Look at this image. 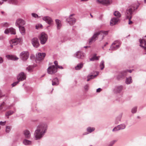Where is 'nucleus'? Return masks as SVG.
<instances>
[{
    "label": "nucleus",
    "instance_id": "f8f14e48",
    "mask_svg": "<svg viewBox=\"0 0 146 146\" xmlns=\"http://www.w3.org/2000/svg\"><path fill=\"white\" fill-rule=\"evenodd\" d=\"M26 75L23 72L19 73L17 76L18 80L20 81L24 80L26 78Z\"/></svg>",
    "mask_w": 146,
    "mask_h": 146
},
{
    "label": "nucleus",
    "instance_id": "393cba45",
    "mask_svg": "<svg viewBox=\"0 0 146 146\" xmlns=\"http://www.w3.org/2000/svg\"><path fill=\"white\" fill-rule=\"evenodd\" d=\"M83 66V64L80 63L77 64L76 66L75 67V69L76 70H79L82 68Z\"/></svg>",
    "mask_w": 146,
    "mask_h": 146
},
{
    "label": "nucleus",
    "instance_id": "72a5a7b5",
    "mask_svg": "<svg viewBox=\"0 0 146 146\" xmlns=\"http://www.w3.org/2000/svg\"><path fill=\"white\" fill-rule=\"evenodd\" d=\"M14 112L13 111H9L6 113L5 114V116H8L7 118H8L9 117L8 116L12 114Z\"/></svg>",
    "mask_w": 146,
    "mask_h": 146
},
{
    "label": "nucleus",
    "instance_id": "e433bc0d",
    "mask_svg": "<svg viewBox=\"0 0 146 146\" xmlns=\"http://www.w3.org/2000/svg\"><path fill=\"white\" fill-rule=\"evenodd\" d=\"M95 130V129L93 127H88L87 129V130L90 133L92 132L93 131Z\"/></svg>",
    "mask_w": 146,
    "mask_h": 146
},
{
    "label": "nucleus",
    "instance_id": "4be33fe9",
    "mask_svg": "<svg viewBox=\"0 0 146 146\" xmlns=\"http://www.w3.org/2000/svg\"><path fill=\"white\" fill-rule=\"evenodd\" d=\"M55 22L56 23V27L57 29H60L62 27V24L61 21L59 19H56L55 20Z\"/></svg>",
    "mask_w": 146,
    "mask_h": 146
},
{
    "label": "nucleus",
    "instance_id": "c03bdc74",
    "mask_svg": "<svg viewBox=\"0 0 146 146\" xmlns=\"http://www.w3.org/2000/svg\"><path fill=\"white\" fill-rule=\"evenodd\" d=\"M10 28L9 29H6L4 31V33L5 34H8L9 33H10Z\"/></svg>",
    "mask_w": 146,
    "mask_h": 146
},
{
    "label": "nucleus",
    "instance_id": "2f4dec72",
    "mask_svg": "<svg viewBox=\"0 0 146 146\" xmlns=\"http://www.w3.org/2000/svg\"><path fill=\"white\" fill-rule=\"evenodd\" d=\"M23 143L26 145H29L31 144V141L24 139L23 141Z\"/></svg>",
    "mask_w": 146,
    "mask_h": 146
},
{
    "label": "nucleus",
    "instance_id": "20e7f679",
    "mask_svg": "<svg viewBox=\"0 0 146 146\" xmlns=\"http://www.w3.org/2000/svg\"><path fill=\"white\" fill-rule=\"evenodd\" d=\"M57 71V67L54 65L50 66L47 69L48 73L50 74H53Z\"/></svg>",
    "mask_w": 146,
    "mask_h": 146
},
{
    "label": "nucleus",
    "instance_id": "4468645a",
    "mask_svg": "<svg viewBox=\"0 0 146 146\" xmlns=\"http://www.w3.org/2000/svg\"><path fill=\"white\" fill-rule=\"evenodd\" d=\"M85 54L83 52L79 51L76 53V57L78 58L83 59L85 57Z\"/></svg>",
    "mask_w": 146,
    "mask_h": 146
},
{
    "label": "nucleus",
    "instance_id": "774afa93",
    "mask_svg": "<svg viewBox=\"0 0 146 146\" xmlns=\"http://www.w3.org/2000/svg\"><path fill=\"white\" fill-rule=\"evenodd\" d=\"M7 108H6L5 109H4V110H3V111H5V110H6L7 109Z\"/></svg>",
    "mask_w": 146,
    "mask_h": 146
},
{
    "label": "nucleus",
    "instance_id": "3c124183",
    "mask_svg": "<svg viewBox=\"0 0 146 146\" xmlns=\"http://www.w3.org/2000/svg\"><path fill=\"white\" fill-rule=\"evenodd\" d=\"M54 64H55V66L57 67L58 65V63L57 61H55L54 62Z\"/></svg>",
    "mask_w": 146,
    "mask_h": 146
},
{
    "label": "nucleus",
    "instance_id": "58836bf2",
    "mask_svg": "<svg viewBox=\"0 0 146 146\" xmlns=\"http://www.w3.org/2000/svg\"><path fill=\"white\" fill-rule=\"evenodd\" d=\"M26 70H28L29 72H31L32 70V68L31 66H30L28 67L27 68Z\"/></svg>",
    "mask_w": 146,
    "mask_h": 146
},
{
    "label": "nucleus",
    "instance_id": "0e129e2a",
    "mask_svg": "<svg viewBox=\"0 0 146 146\" xmlns=\"http://www.w3.org/2000/svg\"><path fill=\"white\" fill-rule=\"evenodd\" d=\"M2 1H3V2L2 3H0V5H1L3 3V1H6L7 0H1Z\"/></svg>",
    "mask_w": 146,
    "mask_h": 146
},
{
    "label": "nucleus",
    "instance_id": "49530a36",
    "mask_svg": "<svg viewBox=\"0 0 146 146\" xmlns=\"http://www.w3.org/2000/svg\"><path fill=\"white\" fill-rule=\"evenodd\" d=\"M89 85L88 84L84 86V89L86 91H87L88 89Z\"/></svg>",
    "mask_w": 146,
    "mask_h": 146
},
{
    "label": "nucleus",
    "instance_id": "c756f323",
    "mask_svg": "<svg viewBox=\"0 0 146 146\" xmlns=\"http://www.w3.org/2000/svg\"><path fill=\"white\" fill-rule=\"evenodd\" d=\"M114 15L116 17V18H119L121 17V13L118 11H115L113 13Z\"/></svg>",
    "mask_w": 146,
    "mask_h": 146
},
{
    "label": "nucleus",
    "instance_id": "a878e982",
    "mask_svg": "<svg viewBox=\"0 0 146 146\" xmlns=\"http://www.w3.org/2000/svg\"><path fill=\"white\" fill-rule=\"evenodd\" d=\"M20 31L22 35H24L25 34V30L24 27L19 26V27Z\"/></svg>",
    "mask_w": 146,
    "mask_h": 146
},
{
    "label": "nucleus",
    "instance_id": "2eb2a0df",
    "mask_svg": "<svg viewBox=\"0 0 146 146\" xmlns=\"http://www.w3.org/2000/svg\"><path fill=\"white\" fill-rule=\"evenodd\" d=\"M42 19L50 25H51L53 22L52 19L49 17H44L42 18Z\"/></svg>",
    "mask_w": 146,
    "mask_h": 146
},
{
    "label": "nucleus",
    "instance_id": "5fc2aeb1",
    "mask_svg": "<svg viewBox=\"0 0 146 146\" xmlns=\"http://www.w3.org/2000/svg\"><path fill=\"white\" fill-rule=\"evenodd\" d=\"M129 20V24H131L132 23V22L131 21V19H130V18H128Z\"/></svg>",
    "mask_w": 146,
    "mask_h": 146
},
{
    "label": "nucleus",
    "instance_id": "8fccbe9b",
    "mask_svg": "<svg viewBox=\"0 0 146 146\" xmlns=\"http://www.w3.org/2000/svg\"><path fill=\"white\" fill-rule=\"evenodd\" d=\"M6 123V121H5L4 122L0 121V124L2 125H5Z\"/></svg>",
    "mask_w": 146,
    "mask_h": 146
},
{
    "label": "nucleus",
    "instance_id": "79ce46f5",
    "mask_svg": "<svg viewBox=\"0 0 146 146\" xmlns=\"http://www.w3.org/2000/svg\"><path fill=\"white\" fill-rule=\"evenodd\" d=\"M137 108L135 107L133 108L131 110V112L132 113H135L136 112Z\"/></svg>",
    "mask_w": 146,
    "mask_h": 146
},
{
    "label": "nucleus",
    "instance_id": "f257e3e1",
    "mask_svg": "<svg viewBox=\"0 0 146 146\" xmlns=\"http://www.w3.org/2000/svg\"><path fill=\"white\" fill-rule=\"evenodd\" d=\"M47 126L45 125H42L39 126L35 131V137L36 139H39L42 137V135L46 130Z\"/></svg>",
    "mask_w": 146,
    "mask_h": 146
},
{
    "label": "nucleus",
    "instance_id": "052dcab7",
    "mask_svg": "<svg viewBox=\"0 0 146 146\" xmlns=\"http://www.w3.org/2000/svg\"><path fill=\"white\" fill-rule=\"evenodd\" d=\"M115 141H113V143L112 144H111L108 146H112V145L115 143Z\"/></svg>",
    "mask_w": 146,
    "mask_h": 146
},
{
    "label": "nucleus",
    "instance_id": "f704fd0d",
    "mask_svg": "<svg viewBox=\"0 0 146 146\" xmlns=\"http://www.w3.org/2000/svg\"><path fill=\"white\" fill-rule=\"evenodd\" d=\"M96 75H95L94 76H93L92 75H89L87 77V81H90L91 79L93 78L94 77H96Z\"/></svg>",
    "mask_w": 146,
    "mask_h": 146
},
{
    "label": "nucleus",
    "instance_id": "bf43d9fd",
    "mask_svg": "<svg viewBox=\"0 0 146 146\" xmlns=\"http://www.w3.org/2000/svg\"><path fill=\"white\" fill-rule=\"evenodd\" d=\"M125 71H126L127 73V72H128L130 73H131L132 72V70H125Z\"/></svg>",
    "mask_w": 146,
    "mask_h": 146
},
{
    "label": "nucleus",
    "instance_id": "864d4df0",
    "mask_svg": "<svg viewBox=\"0 0 146 146\" xmlns=\"http://www.w3.org/2000/svg\"><path fill=\"white\" fill-rule=\"evenodd\" d=\"M101 90V88H98V89H97V90H96V92H100Z\"/></svg>",
    "mask_w": 146,
    "mask_h": 146
},
{
    "label": "nucleus",
    "instance_id": "f3484780",
    "mask_svg": "<svg viewBox=\"0 0 146 146\" xmlns=\"http://www.w3.org/2000/svg\"><path fill=\"white\" fill-rule=\"evenodd\" d=\"M46 55L45 53H39L36 55L37 59L39 60H43Z\"/></svg>",
    "mask_w": 146,
    "mask_h": 146
},
{
    "label": "nucleus",
    "instance_id": "69168bd1",
    "mask_svg": "<svg viewBox=\"0 0 146 146\" xmlns=\"http://www.w3.org/2000/svg\"><path fill=\"white\" fill-rule=\"evenodd\" d=\"M88 0H81V1H83V2H85V1H86Z\"/></svg>",
    "mask_w": 146,
    "mask_h": 146
},
{
    "label": "nucleus",
    "instance_id": "ddd939ff",
    "mask_svg": "<svg viewBox=\"0 0 146 146\" xmlns=\"http://www.w3.org/2000/svg\"><path fill=\"white\" fill-rule=\"evenodd\" d=\"M25 23V22L24 20L21 19H19L16 21L15 24L16 26H17L18 27H19V26L24 25Z\"/></svg>",
    "mask_w": 146,
    "mask_h": 146
},
{
    "label": "nucleus",
    "instance_id": "4d7b16f0",
    "mask_svg": "<svg viewBox=\"0 0 146 146\" xmlns=\"http://www.w3.org/2000/svg\"><path fill=\"white\" fill-rule=\"evenodd\" d=\"M3 26H7L8 25L7 23H4L2 24Z\"/></svg>",
    "mask_w": 146,
    "mask_h": 146
},
{
    "label": "nucleus",
    "instance_id": "603ef678",
    "mask_svg": "<svg viewBox=\"0 0 146 146\" xmlns=\"http://www.w3.org/2000/svg\"><path fill=\"white\" fill-rule=\"evenodd\" d=\"M60 68V69H63V67L62 66H58V65L57 67V68Z\"/></svg>",
    "mask_w": 146,
    "mask_h": 146
},
{
    "label": "nucleus",
    "instance_id": "c9c22d12",
    "mask_svg": "<svg viewBox=\"0 0 146 146\" xmlns=\"http://www.w3.org/2000/svg\"><path fill=\"white\" fill-rule=\"evenodd\" d=\"M10 32L11 34L15 35L16 34L15 30V29L13 28H10Z\"/></svg>",
    "mask_w": 146,
    "mask_h": 146
},
{
    "label": "nucleus",
    "instance_id": "37998d69",
    "mask_svg": "<svg viewBox=\"0 0 146 146\" xmlns=\"http://www.w3.org/2000/svg\"><path fill=\"white\" fill-rule=\"evenodd\" d=\"M20 82L19 80H18L17 81L15 82L14 83H13L12 84V85L13 87H14L16 85Z\"/></svg>",
    "mask_w": 146,
    "mask_h": 146
},
{
    "label": "nucleus",
    "instance_id": "cd10ccee",
    "mask_svg": "<svg viewBox=\"0 0 146 146\" xmlns=\"http://www.w3.org/2000/svg\"><path fill=\"white\" fill-rule=\"evenodd\" d=\"M132 82V80L131 79V76L128 78H126L125 82L127 84H130Z\"/></svg>",
    "mask_w": 146,
    "mask_h": 146
},
{
    "label": "nucleus",
    "instance_id": "7ed1b4c3",
    "mask_svg": "<svg viewBox=\"0 0 146 146\" xmlns=\"http://www.w3.org/2000/svg\"><path fill=\"white\" fill-rule=\"evenodd\" d=\"M19 56L22 60L25 61L29 57V53L28 51H24L20 54Z\"/></svg>",
    "mask_w": 146,
    "mask_h": 146
},
{
    "label": "nucleus",
    "instance_id": "5701e85b",
    "mask_svg": "<svg viewBox=\"0 0 146 146\" xmlns=\"http://www.w3.org/2000/svg\"><path fill=\"white\" fill-rule=\"evenodd\" d=\"M23 134L25 137L26 138H29L31 136V134L29 131L26 130L23 131Z\"/></svg>",
    "mask_w": 146,
    "mask_h": 146
},
{
    "label": "nucleus",
    "instance_id": "0eeeda50",
    "mask_svg": "<svg viewBox=\"0 0 146 146\" xmlns=\"http://www.w3.org/2000/svg\"><path fill=\"white\" fill-rule=\"evenodd\" d=\"M126 75V71H123L118 73V75L116 76L115 77L117 80H120L123 79Z\"/></svg>",
    "mask_w": 146,
    "mask_h": 146
},
{
    "label": "nucleus",
    "instance_id": "7c9ffc66",
    "mask_svg": "<svg viewBox=\"0 0 146 146\" xmlns=\"http://www.w3.org/2000/svg\"><path fill=\"white\" fill-rule=\"evenodd\" d=\"M8 2L9 3L14 5H17L18 2L17 0H9Z\"/></svg>",
    "mask_w": 146,
    "mask_h": 146
},
{
    "label": "nucleus",
    "instance_id": "4c0bfd02",
    "mask_svg": "<svg viewBox=\"0 0 146 146\" xmlns=\"http://www.w3.org/2000/svg\"><path fill=\"white\" fill-rule=\"evenodd\" d=\"M120 125H118L117 126V127H115L113 129V131H116L118 130H119L120 129Z\"/></svg>",
    "mask_w": 146,
    "mask_h": 146
},
{
    "label": "nucleus",
    "instance_id": "de8ad7c7",
    "mask_svg": "<svg viewBox=\"0 0 146 146\" xmlns=\"http://www.w3.org/2000/svg\"><path fill=\"white\" fill-rule=\"evenodd\" d=\"M5 96V95L3 94L2 93L1 91L0 90V98H3Z\"/></svg>",
    "mask_w": 146,
    "mask_h": 146
},
{
    "label": "nucleus",
    "instance_id": "dca6fc26",
    "mask_svg": "<svg viewBox=\"0 0 146 146\" xmlns=\"http://www.w3.org/2000/svg\"><path fill=\"white\" fill-rule=\"evenodd\" d=\"M139 42L140 43V46L146 51V41L144 40L140 39L139 40Z\"/></svg>",
    "mask_w": 146,
    "mask_h": 146
},
{
    "label": "nucleus",
    "instance_id": "39448f33",
    "mask_svg": "<svg viewBox=\"0 0 146 146\" xmlns=\"http://www.w3.org/2000/svg\"><path fill=\"white\" fill-rule=\"evenodd\" d=\"M120 46L119 42L118 41L116 40L113 43L109 50H115L118 49Z\"/></svg>",
    "mask_w": 146,
    "mask_h": 146
},
{
    "label": "nucleus",
    "instance_id": "a18cd8bd",
    "mask_svg": "<svg viewBox=\"0 0 146 146\" xmlns=\"http://www.w3.org/2000/svg\"><path fill=\"white\" fill-rule=\"evenodd\" d=\"M32 15L35 18L38 17V15L35 13H32Z\"/></svg>",
    "mask_w": 146,
    "mask_h": 146
},
{
    "label": "nucleus",
    "instance_id": "9d476101",
    "mask_svg": "<svg viewBox=\"0 0 146 146\" xmlns=\"http://www.w3.org/2000/svg\"><path fill=\"white\" fill-rule=\"evenodd\" d=\"M31 43L33 46L35 48H38L40 44L38 39L36 38H34L32 39Z\"/></svg>",
    "mask_w": 146,
    "mask_h": 146
},
{
    "label": "nucleus",
    "instance_id": "6ab92c4d",
    "mask_svg": "<svg viewBox=\"0 0 146 146\" xmlns=\"http://www.w3.org/2000/svg\"><path fill=\"white\" fill-rule=\"evenodd\" d=\"M119 20V19L114 17L111 19L110 21V25L111 26H113L116 24Z\"/></svg>",
    "mask_w": 146,
    "mask_h": 146
},
{
    "label": "nucleus",
    "instance_id": "c85d7f7f",
    "mask_svg": "<svg viewBox=\"0 0 146 146\" xmlns=\"http://www.w3.org/2000/svg\"><path fill=\"white\" fill-rule=\"evenodd\" d=\"M99 33H100V35L102 36V39H103L104 38V35H107L108 34V31H101L100 32H99Z\"/></svg>",
    "mask_w": 146,
    "mask_h": 146
},
{
    "label": "nucleus",
    "instance_id": "680f3d73",
    "mask_svg": "<svg viewBox=\"0 0 146 146\" xmlns=\"http://www.w3.org/2000/svg\"><path fill=\"white\" fill-rule=\"evenodd\" d=\"M3 36H0V40L3 39Z\"/></svg>",
    "mask_w": 146,
    "mask_h": 146
},
{
    "label": "nucleus",
    "instance_id": "423d86ee",
    "mask_svg": "<svg viewBox=\"0 0 146 146\" xmlns=\"http://www.w3.org/2000/svg\"><path fill=\"white\" fill-rule=\"evenodd\" d=\"M47 39V35L44 33H42L41 34L40 36V38L41 43L42 44H44L46 41Z\"/></svg>",
    "mask_w": 146,
    "mask_h": 146
},
{
    "label": "nucleus",
    "instance_id": "ea45409f",
    "mask_svg": "<svg viewBox=\"0 0 146 146\" xmlns=\"http://www.w3.org/2000/svg\"><path fill=\"white\" fill-rule=\"evenodd\" d=\"M11 130V127L9 126L6 127V131L7 133H9Z\"/></svg>",
    "mask_w": 146,
    "mask_h": 146
},
{
    "label": "nucleus",
    "instance_id": "a19ab883",
    "mask_svg": "<svg viewBox=\"0 0 146 146\" xmlns=\"http://www.w3.org/2000/svg\"><path fill=\"white\" fill-rule=\"evenodd\" d=\"M5 106V104L4 102L0 106V111L1 110L3 107Z\"/></svg>",
    "mask_w": 146,
    "mask_h": 146
},
{
    "label": "nucleus",
    "instance_id": "bb28decb",
    "mask_svg": "<svg viewBox=\"0 0 146 146\" xmlns=\"http://www.w3.org/2000/svg\"><path fill=\"white\" fill-rule=\"evenodd\" d=\"M96 54H94L92 57L90 59V61H94L95 60H98L100 57V56H97Z\"/></svg>",
    "mask_w": 146,
    "mask_h": 146
},
{
    "label": "nucleus",
    "instance_id": "6e6d98bb",
    "mask_svg": "<svg viewBox=\"0 0 146 146\" xmlns=\"http://www.w3.org/2000/svg\"><path fill=\"white\" fill-rule=\"evenodd\" d=\"M1 13L4 15H7V14L6 13L4 12L3 11L1 12Z\"/></svg>",
    "mask_w": 146,
    "mask_h": 146
},
{
    "label": "nucleus",
    "instance_id": "1a4fd4ad",
    "mask_svg": "<svg viewBox=\"0 0 146 146\" xmlns=\"http://www.w3.org/2000/svg\"><path fill=\"white\" fill-rule=\"evenodd\" d=\"M74 14L71 15L69 16V18H67L66 19L67 22L70 25H73L76 22V19L72 17L74 16Z\"/></svg>",
    "mask_w": 146,
    "mask_h": 146
},
{
    "label": "nucleus",
    "instance_id": "338daca9",
    "mask_svg": "<svg viewBox=\"0 0 146 146\" xmlns=\"http://www.w3.org/2000/svg\"><path fill=\"white\" fill-rule=\"evenodd\" d=\"M90 47V46H84V48H87L88 47Z\"/></svg>",
    "mask_w": 146,
    "mask_h": 146
},
{
    "label": "nucleus",
    "instance_id": "b1692460",
    "mask_svg": "<svg viewBox=\"0 0 146 146\" xmlns=\"http://www.w3.org/2000/svg\"><path fill=\"white\" fill-rule=\"evenodd\" d=\"M59 84V81L57 78H56L52 80V85L53 86H57Z\"/></svg>",
    "mask_w": 146,
    "mask_h": 146
},
{
    "label": "nucleus",
    "instance_id": "6e6552de",
    "mask_svg": "<svg viewBox=\"0 0 146 146\" xmlns=\"http://www.w3.org/2000/svg\"><path fill=\"white\" fill-rule=\"evenodd\" d=\"M101 33L99 32L95 33L91 38L89 39V44H91L92 42H94L98 38V36Z\"/></svg>",
    "mask_w": 146,
    "mask_h": 146
},
{
    "label": "nucleus",
    "instance_id": "473e14b6",
    "mask_svg": "<svg viewBox=\"0 0 146 146\" xmlns=\"http://www.w3.org/2000/svg\"><path fill=\"white\" fill-rule=\"evenodd\" d=\"M104 60H102L100 63V68L101 70H103L104 68Z\"/></svg>",
    "mask_w": 146,
    "mask_h": 146
},
{
    "label": "nucleus",
    "instance_id": "13d9d810",
    "mask_svg": "<svg viewBox=\"0 0 146 146\" xmlns=\"http://www.w3.org/2000/svg\"><path fill=\"white\" fill-rule=\"evenodd\" d=\"M3 62V60L2 58L0 57V64L2 63Z\"/></svg>",
    "mask_w": 146,
    "mask_h": 146
},
{
    "label": "nucleus",
    "instance_id": "e2e57ef3",
    "mask_svg": "<svg viewBox=\"0 0 146 146\" xmlns=\"http://www.w3.org/2000/svg\"><path fill=\"white\" fill-rule=\"evenodd\" d=\"M108 44V43L107 42H106V43L104 45V46L102 47V48H104V47L105 46H106V45L107 44Z\"/></svg>",
    "mask_w": 146,
    "mask_h": 146
},
{
    "label": "nucleus",
    "instance_id": "a211bd4d",
    "mask_svg": "<svg viewBox=\"0 0 146 146\" xmlns=\"http://www.w3.org/2000/svg\"><path fill=\"white\" fill-rule=\"evenodd\" d=\"M123 88L122 86H118L115 87L114 89V92L116 93H119L121 92Z\"/></svg>",
    "mask_w": 146,
    "mask_h": 146
},
{
    "label": "nucleus",
    "instance_id": "09e8293b",
    "mask_svg": "<svg viewBox=\"0 0 146 146\" xmlns=\"http://www.w3.org/2000/svg\"><path fill=\"white\" fill-rule=\"evenodd\" d=\"M119 125L120 126V129H124L125 127V125Z\"/></svg>",
    "mask_w": 146,
    "mask_h": 146
},
{
    "label": "nucleus",
    "instance_id": "9b49d317",
    "mask_svg": "<svg viewBox=\"0 0 146 146\" xmlns=\"http://www.w3.org/2000/svg\"><path fill=\"white\" fill-rule=\"evenodd\" d=\"M112 0H100L98 3L104 5H109L112 3Z\"/></svg>",
    "mask_w": 146,
    "mask_h": 146
},
{
    "label": "nucleus",
    "instance_id": "f03ea898",
    "mask_svg": "<svg viewBox=\"0 0 146 146\" xmlns=\"http://www.w3.org/2000/svg\"><path fill=\"white\" fill-rule=\"evenodd\" d=\"M135 10V8L131 6L129 7V9H127L125 13V16L126 19L130 18L131 19L132 17V13Z\"/></svg>",
    "mask_w": 146,
    "mask_h": 146
},
{
    "label": "nucleus",
    "instance_id": "aec40b11",
    "mask_svg": "<svg viewBox=\"0 0 146 146\" xmlns=\"http://www.w3.org/2000/svg\"><path fill=\"white\" fill-rule=\"evenodd\" d=\"M21 40V38H15L12 40L11 42L14 45H16L19 43Z\"/></svg>",
    "mask_w": 146,
    "mask_h": 146
},
{
    "label": "nucleus",
    "instance_id": "412c9836",
    "mask_svg": "<svg viewBox=\"0 0 146 146\" xmlns=\"http://www.w3.org/2000/svg\"><path fill=\"white\" fill-rule=\"evenodd\" d=\"M6 57L9 59L13 60H16L19 59L16 56L12 55H7L6 56Z\"/></svg>",
    "mask_w": 146,
    "mask_h": 146
}]
</instances>
